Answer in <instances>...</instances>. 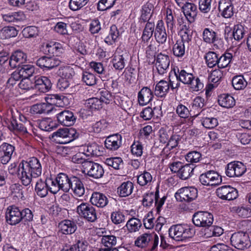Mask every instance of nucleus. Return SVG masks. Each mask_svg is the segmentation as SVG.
<instances>
[{"mask_svg": "<svg viewBox=\"0 0 251 251\" xmlns=\"http://www.w3.org/2000/svg\"><path fill=\"white\" fill-rule=\"evenodd\" d=\"M18 170L23 184L27 186L30 184L32 178H36L41 176L42 168L39 159L33 157L27 161H23L19 164Z\"/></svg>", "mask_w": 251, "mask_h": 251, "instance_id": "nucleus-1", "label": "nucleus"}, {"mask_svg": "<svg viewBox=\"0 0 251 251\" xmlns=\"http://www.w3.org/2000/svg\"><path fill=\"white\" fill-rule=\"evenodd\" d=\"M57 183L59 188L64 192H68L71 189L75 195L82 196L85 192L83 183L80 179L76 176L69 177L65 173H59L56 176Z\"/></svg>", "mask_w": 251, "mask_h": 251, "instance_id": "nucleus-2", "label": "nucleus"}, {"mask_svg": "<svg viewBox=\"0 0 251 251\" xmlns=\"http://www.w3.org/2000/svg\"><path fill=\"white\" fill-rule=\"evenodd\" d=\"M175 74L177 80L184 84H190L194 91H198L203 88V85L199 78L197 77L195 79L192 74L188 73L184 70L179 71V69L177 73L175 72Z\"/></svg>", "mask_w": 251, "mask_h": 251, "instance_id": "nucleus-3", "label": "nucleus"}, {"mask_svg": "<svg viewBox=\"0 0 251 251\" xmlns=\"http://www.w3.org/2000/svg\"><path fill=\"white\" fill-rule=\"evenodd\" d=\"M169 236L176 241H182L191 237L193 235V229L186 225H176L172 226L169 230Z\"/></svg>", "mask_w": 251, "mask_h": 251, "instance_id": "nucleus-4", "label": "nucleus"}, {"mask_svg": "<svg viewBox=\"0 0 251 251\" xmlns=\"http://www.w3.org/2000/svg\"><path fill=\"white\" fill-rule=\"evenodd\" d=\"M159 238L157 234L144 233L135 241V245L141 248H148L149 250H154L158 245Z\"/></svg>", "mask_w": 251, "mask_h": 251, "instance_id": "nucleus-5", "label": "nucleus"}, {"mask_svg": "<svg viewBox=\"0 0 251 251\" xmlns=\"http://www.w3.org/2000/svg\"><path fill=\"white\" fill-rule=\"evenodd\" d=\"M230 241L232 246L241 250L248 249L251 245L249 235L243 232L233 233L230 238Z\"/></svg>", "mask_w": 251, "mask_h": 251, "instance_id": "nucleus-6", "label": "nucleus"}, {"mask_svg": "<svg viewBox=\"0 0 251 251\" xmlns=\"http://www.w3.org/2000/svg\"><path fill=\"white\" fill-rule=\"evenodd\" d=\"M194 224L199 227L209 229L213 222V215L207 212L198 211L194 214L192 219Z\"/></svg>", "mask_w": 251, "mask_h": 251, "instance_id": "nucleus-7", "label": "nucleus"}, {"mask_svg": "<svg viewBox=\"0 0 251 251\" xmlns=\"http://www.w3.org/2000/svg\"><path fill=\"white\" fill-rule=\"evenodd\" d=\"M197 196L198 190L193 187L182 188L175 194V198L179 201L190 202L195 200Z\"/></svg>", "mask_w": 251, "mask_h": 251, "instance_id": "nucleus-8", "label": "nucleus"}, {"mask_svg": "<svg viewBox=\"0 0 251 251\" xmlns=\"http://www.w3.org/2000/svg\"><path fill=\"white\" fill-rule=\"evenodd\" d=\"M199 180L201 183L206 186H215L222 182L221 176L214 171H208L200 175Z\"/></svg>", "mask_w": 251, "mask_h": 251, "instance_id": "nucleus-9", "label": "nucleus"}, {"mask_svg": "<svg viewBox=\"0 0 251 251\" xmlns=\"http://www.w3.org/2000/svg\"><path fill=\"white\" fill-rule=\"evenodd\" d=\"M226 169V176L230 177L241 176L247 170L244 164L239 161H233L228 163Z\"/></svg>", "mask_w": 251, "mask_h": 251, "instance_id": "nucleus-10", "label": "nucleus"}, {"mask_svg": "<svg viewBox=\"0 0 251 251\" xmlns=\"http://www.w3.org/2000/svg\"><path fill=\"white\" fill-rule=\"evenodd\" d=\"M216 195L223 200L232 201L236 199L238 196L237 190L229 185H224L216 190Z\"/></svg>", "mask_w": 251, "mask_h": 251, "instance_id": "nucleus-11", "label": "nucleus"}, {"mask_svg": "<svg viewBox=\"0 0 251 251\" xmlns=\"http://www.w3.org/2000/svg\"><path fill=\"white\" fill-rule=\"evenodd\" d=\"M60 62L57 57L43 56L37 60L36 64L43 70H49L58 66Z\"/></svg>", "mask_w": 251, "mask_h": 251, "instance_id": "nucleus-12", "label": "nucleus"}, {"mask_svg": "<svg viewBox=\"0 0 251 251\" xmlns=\"http://www.w3.org/2000/svg\"><path fill=\"white\" fill-rule=\"evenodd\" d=\"M22 214L19 208L11 206L6 211L5 217L7 222L11 225H15L22 221Z\"/></svg>", "mask_w": 251, "mask_h": 251, "instance_id": "nucleus-13", "label": "nucleus"}, {"mask_svg": "<svg viewBox=\"0 0 251 251\" xmlns=\"http://www.w3.org/2000/svg\"><path fill=\"white\" fill-rule=\"evenodd\" d=\"M34 88L41 92L46 93L51 87L50 80L46 76L37 75L33 78Z\"/></svg>", "mask_w": 251, "mask_h": 251, "instance_id": "nucleus-14", "label": "nucleus"}, {"mask_svg": "<svg viewBox=\"0 0 251 251\" xmlns=\"http://www.w3.org/2000/svg\"><path fill=\"white\" fill-rule=\"evenodd\" d=\"M77 212L87 222H94V208L92 206L83 203L77 206Z\"/></svg>", "mask_w": 251, "mask_h": 251, "instance_id": "nucleus-15", "label": "nucleus"}, {"mask_svg": "<svg viewBox=\"0 0 251 251\" xmlns=\"http://www.w3.org/2000/svg\"><path fill=\"white\" fill-rule=\"evenodd\" d=\"M46 100L52 106L64 107L69 104V100L66 96L61 94H53L46 98Z\"/></svg>", "mask_w": 251, "mask_h": 251, "instance_id": "nucleus-16", "label": "nucleus"}, {"mask_svg": "<svg viewBox=\"0 0 251 251\" xmlns=\"http://www.w3.org/2000/svg\"><path fill=\"white\" fill-rule=\"evenodd\" d=\"M170 63L169 57L168 55L160 53L158 54L156 59V65L158 73L160 75H163L167 72Z\"/></svg>", "mask_w": 251, "mask_h": 251, "instance_id": "nucleus-17", "label": "nucleus"}, {"mask_svg": "<svg viewBox=\"0 0 251 251\" xmlns=\"http://www.w3.org/2000/svg\"><path fill=\"white\" fill-rule=\"evenodd\" d=\"M57 118L61 124L67 126L73 125L75 120L73 113L69 110H65L59 113Z\"/></svg>", "mask_w": 251, "mask_h": 251, "instance_id": "nucleus-18", "label": "nucleus"}, {"mask_svg": "<svg viewBox=\"0 0 251 251\" xmlns=\"http://www.w3.org/2000/svg\"><path fill=\"white\" fill-rule=\"evenodd\" d=\"M94 98H91L85 100L84 108L80 111V115L84 120L92 119L94 110Z\"/></svg>", "mask_w": 251, "mask_h": 251, "instance_id": "nucleus-19", "label": "nucleus"}, {"mask_svg": "<svg viewBox=\"0 0 251 251\" xmlns=\"http://www.w3.org/2000/svg\"><path fill=\"white\" fill-rule=\"evenodd\" d=\"M181 9L190 23H192L195 21L197 15V7L195 4L189 1L182 7Z\"/></svg>", "mask_w": 251, "mask_h": 251, "instance_id": "nucleus-20", "label": "nucleus"}, {"mask_svg": "<svg viewBox=\"0 0 251 251\" xmlns=\"http://www.w3.org/2000/svg\"><path fill=\"white\" fill-rule=\"evenodd\" d=\"M122 136L119 134H113L107 137L104 141L105 147L110 150H117L121 145Z\"/></svg>", "mask_w": 251, "mask_h": 251, "instance_id": "nucleus-21", "label": "nucleus"}, {"mask_svg": "<svg viewBox=\"0 0 251 251\" xmlns=\"http://www.w3.org/2000/svg\"><path fill=\"white\" fill-rule=\"evenodd\" d=\"M26 60V54L21 50H17L11 56L9 64L11 67L14 68L24 63Z\"/></svg>", "mask_w": 251, "mask_h": 251, "instance_id": "nucleus-22", "label": "nucleus"}, {"mask_svg": "<svg viewBox=\"0 0 251 251\" xmlns=\"http://www.w3.org/2000/svg\"><path fill=\"white\" fill-rule=\"evenodd\" d=\"M233 6L230 0H221L219 3V9L225 18H230L233 15Z\"/></svg>", "mask_w": 251, "mask_h": 251, "instance_id": "nucleus-23", "label": "nucleus"}, {"mask_svg": "<svg viewBox=\"0 0 251 251\" xmlns=\"http://www.w3.org/2000/svg\"><path fill=\"white\" fill-rule=\"evenodd\" d=\"M71 80L60 78L59 79L57 88L62 91H66L68 94H72L77 90V87L74 84Z\"/></svg>", "mask_w": 251, "mask_h": 251, "instance_id": "nucleus-24", "label": "nucleus"}, {"mask_svg": "<svg viewBox=\"0 0 251 251\" xmlns=\"http://www.w3.org/2000/svg\"><path fill=\"white\" fill-rule=\"evenodd\" d=\"M154 37L156 41L160 44H164L167 39V35L162 21H159L155 29Z\"/></svg>", "mask_w": 251, "mask_h": 251, "instance_id": "nucleus-25", "label": "nucleus"}, {"mask_svg": "<svg viewBox=\"0 0 251 251\" xmlns=\"http://www.w3.org/2000/svg\"><path fill=\"white\" fill-rule=\"evenodd\" d=\"M153 97L151 90L148 87L143 88L138 93V101L140 104L149 103Z\"/></svg>", "mask_w": 251, "mask_h": 251, "instance_id": "nucleus-26", "label": "nucleus"}, {"mask_svg": "<svg viewBox=\"0 0 251 251\" xmlns=\"http://www.w3.org/2000/svg\"><path fill=\"white\" fill-rule=\"evenodd\" d=\"M98 92L95 97V109H100L102 108V103H108L109 98L110 95L106 90H103Z\"/></svg>", "mask_w": 251, "mask_h": 251, "instance_id": "nucleus-27", "label": "nucleus"}, {"mask_svg": "<svg viewBox=\"0 0 251 251\" xmlns=\"http://www.w3.org/2000/svg\"><path fill=\"white\" fill-rule=\"evenodd\" d=\"M60 231L64 234H71L75 232L76 226L70 220H64L59 224Z\"/></svg>", "mask_w": 251, "mask_h": 251, "instance_id": "nucleus-28", "label": "nucleus"}, {"mask_svg": "<svg viewBox=\"0 0 251 251\" xmlns=\"http://www.w3.org/2000/svg\"><path fill=\"white\" fill-rule=\"evenodd\" d=\"M53 109V106L49 102H42L32 105L31 110L34 113H49Z\"/></svg>", "mask_w": 251, "mask_h": 251, "instance_id": "nucleus-29", "label": "nucleus"}, {"mask_svg": "<svg viewBox=\"0 0 251 251\" xmlns=\"http://www.w3.org/2000/svg\"><path fill=\"white\" fill-rule=\"evenodd\" d=\"M47 182L46 179L43 180L42 179H39L36 182L35 190L38 196L41 198L46 197L49 191Z\"/></svg>", "mask_w": 251, "mask_h": 251, "instance_id": "nucleus-30", "label": "nucleus"}, {"mask_svg": "<svg viewBox=\"0 0 251 251\" xmlns=\"http://www.w3.org/2000/svg\"><path fill=\"white\" fill-rule=\"evenodd\" d=\"M44 50L46 54L54 56L61 53L63 49L59 43H50L46 45Z\"/></svg>", "mask_w": 251, "mask_h": 251, "instance_id": "nucleus-31", "label": "nucleus"}, {"mask_svg": "<svg viewBox=\"0 0 251 251\" xmlns=\"http://www.w3.org/2000/svg\"><path fill=\"white\" fill-rule=\"evenodd\" d=\"M169 90V83L166 81L161 80L156 85L154 93L156 96L162 98L166 95Z\"/></svg>", "mask_w": 251, "mask_h": 251, "instance_id": "nucleus-32", "label": "nucleus"}, {"mask_svg": "<svg viewBox=\"0 0 251 251\" xmlns=\"http://www.w3.org/2000/svg\"><path fill=\"white\" fill-rule=\"evenodd\" d=\"M218 101L220 105L226 108L233 107L235 103V100L231 96L225 94L219 96Z\"/></svg>", "mask_w": 251, "mask_h": 251, "instance_id": "nucleus-33", "label": "nucleus"}, {"mask_svg": "<svg viewBox=\"0 0 251 251\" xmlns=\"http://www.w3.org/2000/svg\"><path fill=\"white\" fill-rule=\"evenodd\" d=\"M194 169L195 166L192 163L182 166L178 175L179 178L183 180L188 179L193 175Z\"/></svg>", "mask_w": 251, "mask_h": 251, "instance_id": "nucleus-34", "label": "nucleus"}, {"mask_svg": "<svg viewBox=\"0 0 251 251\" xmlns=\"http://www.w3.org/2000/svg\"><path fill=\"white\" fill-rule=\"evenodd\" d=\"M153 5L150 2H147L142 7L140 20L143 22L149 21L153 13Z\"/></svg>", "mask_w": 251, "mask_h": 251, "instance_id": "nucleus-35", "label": "nucleus"}, {"mask_svg": "<svg viewBox=\"0 0 251 251\" xmlns=\"http://www.w3.org/2000/svg\"><path fill=\"white\" fill-rule=\"evenodd\" d=\"M82 172L88 176L94 178V162L93 158H88L85 159L84 163L82 164Z\"/></svg>", "mask_w": 251, "mask_h": 251, "instance_id": "nucleus-36", "label": "nucleus"}, {"mask_svg": "<svg viewBox=\"0 0 251 251\" xmlns=\"http://www.w3.org/2000/svg\"><path fill=\"white\" fill-rule=\"evenodd\" d=\"M133 184L130 181H127L123 183L118 188V192L121 197L128 196L130 195L132 192Z\"/></svg>", "mask_w": 251, "mask_h": 251, "instance_id": "nucleus-37", "label": "nucleus"}, {"mask_svg": "<svg viewBox=\"0 0 251 251\" xmlns=\"http://www.w3.org/2000/svg\"><path fill=\"white\" fill-rule=\"evenodd\" d=\"M7 127L11 130L14 132H26L25 126L21 123H18L17 120L12 118L7 122Z\"/></svg>", "mask_w": 251, "mask_h": 251, "instance_id": "nucleus-38", "label": "nucleus"}, {"mask_svg": "<svg viewBox=\"0 0 251 251\" xmlns=\"http://www.w3.org/2000/svg\"><path fill=\"white\" fill-rule=\"evenodd\" d=\"M2 18L6 22L14 23L24 20L25 19V16L22 12H18L4 14L3 15Z\"/></svg>", "mask_w": 251, "mask_h": 251, "instance_id": "nucleus-39", "label": "nucleus"}, {"mask_svg": "<svg viewBox=\"0 0 251 251\" xmlns=\"http://www.w3.org/2000/svg\"><path fill=\"white\" fill-rule=\"evenodd\" d=\"M154 30V24L153 22L148 21L143 30L142 36V41L148 42L152 36Z\"/></svg>", "mask_w": 251, "mask_h": 251, "instance_id": "nucleus-40", "label": "nucleus"}, {"mask_svg": "<svg viewBox=\"0 0 251 251\" xmlns=\"http://www.w3.org/2000/svg\"><path fill=\"white\" fill-rule=\"evenodd\" d=\"M159 197V192L158 190H156L155 194L151 192L150 193L146 194L144 196L142 201L143 205L144 206H151L154 201L156 202Z\"/></svg>", "mask_w": 251, "mask_h": 251, "instance_id": "nucleus-41", "label": "nucleus"}, {"mask_svg": "<svg viewBox=\"0 0 251 251\" xmlns=\"http://www.w3.org/2000/svg\"><path fill=\"white\" fill-rule=\"evenodd\" d=\"M17 34L18 31L13 26H5L0 31V36L3 39L14 37Z\"/></svg>", "mask_w": 251, "mask_h": 251, "instance_id": "nucleus-42", "label": "nucleus"}, {"mask_svg": "<svg viewBox=\"0 0 251 251\" xmlns=\"http://www.w3.org/2000/svg\"><path fill=\"white\" fill-rule=\"evenodd\" d=\"M21 78V75L17 71L14 72L7 81L6 87L10 89L14 87L17 88L19 81Z\"/></svg>", "mask_w": 251, "mask_h": 251, "instance_id": "nucleus-43", "label": "nucleus"}, {"mask_svg": "<svg viewBox=\"0 0 251 251\" xmlns=\"http://www.w3.org/2000/svg\"><path fill=\"white\" fill-rule=\"evenodd\" d=\"M58 74L61 78L71 80L73 76L75 75V72L71 67L65 66L60 68Z\"/></svg>", "mask_w": 251, "mask_h": 251, "instance_id": "nucleus-44", "label": "nucleus"}, {"mask_svg": "<svg viewBox=\"0 0 251 251\" xmlns=\"http://www.w3.org/2000/svg\"><path fill=\"white\" fill-rule=\"evenodd\" d=\"M35 67L32 65H24L19 71H17L21 76L25 78H29L34 73Z\"/></svg>", "mask_w": 251, "mask_h": 251, "instance_id": "nucleus-45", "label": "nucleus"}, {"mask_svg": "<svg viewBox=\"0 0 251 251\" xmlns=\"http://www.w3.org/2000/svg\"><path fill=\"white\" fill-rule=\"evenodd\" d=\"M141 221L136 218H132L129 219L126 224V226L130 232H135L139 230L141 226Z\"/></svg>", "mask_w": 251, "mask_h": 251, "instance_id": "nucleus-46", "label": "nucleus"}, {"mask_svg": "<svg viewBox=\"0 0 251 251\" xmlns=\"http://www.w3.org/2000/svg\"><path fill=\"white\" fill-rule=\"evenodd\" d=\"M232 84L236 90H241L246 87L247 82L242 75H236L232 78Z\"/></svg>", "mask_w": 251, "mask_h": 251, "instance_id": "nucleus-47", "label": "nucleus"}, {"mask_svg": "<svg viewBox=\"0 0 251 251\" xmlns=\"http://www.w3.org/2000/svg\"><path fill=\"white\" fill-rule=\"evenodd\" d=\"M206 63L209 68L215 66L218 63V55L213 51H209L204 56Z\"/></svg>", "mask_w": 251, "mask_h": 251, "instance_id": "nucleus-48", "label": "nucleus"}, {"mask_svg": "<svg viewBox=\"0 0 251 251\" xmlns=\"http://www.w3.org/2000/svg\"><path fill=\"white\" fill-rule=\"evenodd\" d=\"M248 207L243 206H234L232 208L231 211L241 218H247L251 216V212Z\"/></svg>", "mask_w": 251, "mask_h": 251, "instance_id": "nucleus-49", "label": "nucleus"}, {"mask_svg": "<svg viewBox=\"0 0 251 251\" xmlns=\"http://www.w3.org/2000/svg\"><path fill=\"white\" fill-rule=\"evenodd\" d=\"M203 40L207 43H213L216 39V33L208 28H205L202 34Z\"/></svg>", "mask_w": 251, "mask_h": 251, "instance_id": "nucleus-50", "label": "nucleus"}, {"mask_svg": "<svg viewBox=\"0 0 251 251\" xmlns=\"http://www.w3.org/2000/svg\"><path fill=\"white\" fill-rule=\"evenodd\" d=\"M232 56L230 53L225 54L218 57V67L219 68H224L228 66L230 63Z\"/></svg>", "mask_w": 251, "mask_h": 251, "instance_id": "nucleus-51", "label": "nucleus"}, {"mask_svg": "<svg viewBox=\"0 0 251 251\" xmlns=\"http://www.w3.org/2000/svg\"><path fill=\"white\" fill-rule=\"evenodd\" d=\"M22 33L25 38L35 37L38 34V29L36 26H29L25 27L23 30Z\"/></svg>", "mask_w": 251, "mask_h": 251, "instance_id": "nucleus-52", "label": "nucleus"}, {"mask_svg": "<svg viewBox=\"0 0 251 251\" xmlns=\"http://www.w3.org/2000/svg\"><path fill=\"white\" fill-rule=\"evenodd\" d=\"M39 126L43 130L50 131L55 126V123L50 118H46L40 122Z\"/></svg>", "mask_w": 251, "mask_h": 251, "instance_id": "nucleus-53", "label": "nucleus"}, {"mask_svg": "<svg viewBox=\"0 0 251 251\" xmlns=\"http://www.w3.org/2000/svg\"><path fill=\"white\" fill-rule=\"evenodd\" d=\"M107 199L103 194L95 192V206L103 207L107 204Z\"/></svg>", "mask_w": 251, "mask_h": 251, "instance_id": "nucleus-54", "label": "nucleus"}, {"mask_svg": "<svg viewBox=\"0 0 251 251\" xmlns=\"http://www.w3.org/2000/svg\"><path fill=\"white\" fill-rule=\"evenodd\" d=\"M152 176L151 174L147 172H144L137 177V182L141 186H145L152 180Z\"/></svg>", "mask_w": 251, "mask_h": 251, "instance_id": "nucleus-55", "label": "nucleus"}, {"mask_svg": "<svg viewBox=\"0 0 251 251\" xmlns=\"http://www.w3.org/2000/svg\"><path fill=\"white\" fill-rule=\"evenodd\" d=\"M67 128L63 129H59L57 131L54 132L52 133V137L56 138L55 140H57V138H60L62 141L59 140V142L61 144H67V142H65L67 139Z\"/></svg>", "mask_w": 251, "mask_h": 251, "instance_id": "nucleus-56", "label": "nucleus"}, {"mask_svg": "<svg viewBox=\"0 0 251 251\" xmlns=\"http://www.w3.org/2000/svg\"><path fill=\"white\" fill-rule=\"evenodd\" d=\"M88 0H70L69 7L73 11L80 9L88 2Z\"/></svg>", "mask_w": 251, "mask_h": 251, "instance_id": "nucleus-57", "label": "nucleus"}, {"mask_svg": "<svg viewBox=\"0 0 251 251\" xmlns=\"http://www.w3.org/2000/svg\"><path fill=\"white\" fill-rule=\"evenodd\" d=\"M116 0H100L97 4V9L99 11H104L113 6Z\"/></svg>", "mask_w": 251, "mask_h": 251, "instance_id": "nucleus-58", "label": "nucleus"}, {"mask_svg": "<svg viewBox=\"0 0 251 251\" xmlns=\"http://www.w3.org/2000/svg\"><path fill=\"white\" fill-rule=\"evenodd\" d=\"M244 34V27L241 25H235L231 35L236 40L239 41L243 38Z\"/></svg>", "mask_w": 251, "mask_h": 251, "instance_id": "nucleus-59", "label": "nucleus"}, {"mask_svg": "<svg viewBox=\"0 0 251 251\" xmlns=\"http://www.w3.org/2000/svg\"><path fill=\"white\" fill-rule=\"evenodd\" d=\"M49 191L52 194H56L60 189L58 183H57L56 178L53 180L51 178L46 179Z\"/></svg>", "mask_w": 251, "mask_h": 251, "instance_id": "nucleus-60", "label": "nucleus"}, {"mask_svg": "<svg viewBox=\"0 0 251 251\" xmlns=\"http://www.w3.org/2000/svg\"><path fill=\"white\" fill-rule=\"evenodd\" d=\"M15 150V147L7 143H3L0 146V152L1 153L12 156Z\"/></svg>", "mask_w": 251, "mask_h": 251, "instance_id": "nucleus-61", "label": "nucleus"}, {"mask_svg": "<svg viewBox=\"0 0 251 251\" xmlns=\"http://www.w3.org/2000/svg\"><path fill=\"white\" fill-rule=\"evenodd\" d=\"M184 46V44L177 42L174 45L173 49L174 55L178 57L183 56L185 53Z\"/></svg>", "mask_w": 251, "mask_h": 251, "instance_id": "nucleus-62", "label": "nucleus"}, {"mask_svg": "<svg viewBox=\"0 0 251 251\" xmlns=\"http://www.w3.org/2000/svg\"><path fill=\"white\" fill-rule=\"evenodd\" d=\"M101 243L105 247L114 246L116 244V237L113 235H104L101 239Z\"/></svg>", "mask_w": 251, "mask_h": 251, "instance_id": "nucleus-63", "label": "nucleus"}, {"mask_svg": "<svg viewBox=\"0 0 251 251\" xmlns=\"http://www.w3.org/2000/svg\"><path fill=\"white\" fill-rule=\"evenodd\" d=\"M193 31L191 29L186 28L183 29L181 31V43L188 44L191 40Z\"/></svg>", "mask_w": 251, "mask_h": 251, "instance_id": "nucleus-64", "label": "nucleus"}]
</instances>
